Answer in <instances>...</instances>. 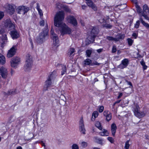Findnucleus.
I'll list each match as a JSON object with an SVG mask.
<instances>
[{
  "label": "nucleus",
  "mask_w": 149,
  "mask_h": 149,
  "mask_svg": "<svg viewBox=\"0 0 149 149\" xmlns=\"http://www.w3.org/2000/svg\"><path fill=\"white\" fill-rule=\"evenodd\" d=\"M123 95V93H119V95L118 97L117 98L119 99Z\"/></svg>",
  "instance_id": "57"
},
{
  "label": "nucleus",
  "mask_w": 149,
  "mask_h": 149,
  "mask_svg": "<svg viewBox=\"0 0 149 149\" xmlns=\"http://www.w3.org/2000/svg\"><path fill=\"white\" fill-rule=\"evenodd\" d=\"M5 31L4 28L0 26V33L1 34L5 32Z\"/></svg>",
  "instance_id": "45"
},
{
  "label": "nucleus",
  "mask_w": 149,
  "mask_h": 149,
  "mask_svg": "<svg viewBox=\"0 0 149 149\" xmlns=\"http://www.w3.org/2000/svg\"><path fill=\"white\" fill-rule=\"evenodd\" d=\"M100 135L102 136H105L104 132H101L100 133Z\"/></svg>",
  "instance_id": "63"
},
{
  "label": "nucleus",
  "mask_w": 149,
  "mask_h": 149,
  "mask_svg": "<svg viewBox=\"0 0 149 149\" xmlns=\"http://www.w3.org/2000/svg\"><path fill=\"white\" fill-rule=\"evenodd\" d=\"M65 10L67 12H70L71 10L67 7H65L64 8Z\"/></svg>",
  "instance_id": "49"
},
{
  "label": "nucleus",
  "mask_w": 149,
  "mask_h": 149,
  "mask_svg": "<svg viewBox=\"0 0 149 149\" xmlns=\"http://www.w3.org/2000/svg\"><path fill=\"white\" fill-rule=\"evenodd\" d=\"M125 36L124 35L119 34L116 36L115 38V41H118L120 39H123L124 38Z\"/></svg>",
  "instance_id": "22"
},
{
  "label": "nucleus",
  "mask_w": 149,
  "mask_h": 149,
  "mask_svg": "<svg viewBox=\"0 0 149 149\" xmlns=\"http://www.w3.org/2000/svg\"><path fill=\"white\" fill-rule=\"evenodd\" d=\"M10 74L11 76H12L15 73V71L14 70H13V69H11V71H10Z\"/></svg>",
  "instance_id": "56"
},
{
  "label": "nucleus",
  "mask_w": 149,
  "mask_h": 149,
  "mask_svg": "<svg viewBox=\"0 0 149 149\" xmlns=\"http://www.w3.org/2000/svg\"><path fill=\"white\" fill-rule=\"evenodd\" d=\"M11 36L13 39H16L19 37V35L15 30L11 31Z\"/></svg>",
  "instance_id": "18"
},
{
  "label": "nucleus",
  "mask_w": 149,
  "mask_h": 149,
  "mask_svg": "<svg viewBox=\"0 0 149 149\" xmlns=\"http://www.w3.org/2000/svg\"><path fill=\"white\" fill-rule=\"evenodd\" d=\"M129 140L127 141L125 143V149H128L130 146V144H129Z\"/></svg>",
  "instance_id": "35"
},
{
  "label": "nucleus",
  "mask_w": 149,
  "mask_h": 149,
  "mask_svg": "<svg viewBox=\"0 0 149 149\" xmlns=\"http://www.w3.org/2000/svg\"><path fill=\"white\" fill-rule=\"evenodd\" d=\"M68 21L73 24L74 26H76L77 24V21L74 17L72 16H69L66 17Z\"/></svg>",
  "instance_id": "16"
},
{
  "label": "nucleus",
  "mask_w": 149,
  "mask_h": 149,
  "mask_svg": "<svg viewBox=\"0 0 149 149\" xmlns=\"http://www.w3.org/2000/svg\"><path fill=\"white\" fill-rule=\"evenodd\" d=\"M20 61V59L19 57L16 56L13 58L11 61V66L16 68Z\"/></svg>",
  "instance_id": "9"
},
{
  "label": "nucleus",
  "mask_w": 149,
  "mask_h": 149,
  "mask_svg": "<svg viewBox=\"0 0 149 149\" xmlns=\"http://www.w3.org/2000/svg\"><path fill=\"white\" fill-rule=\"evenodd\" d=\"M97 52H98V53H100L102 51V49H98L97 50Z\"/></svg>",
  "instance_id": "59"
},
{
  "label": "nucleus",
  "mask_w": 149,
  "mask_h": 149,
  "mask_svg": "<svg viewBox=\"0 0 149 149\" xmlns=\"http://www.w3.org/2000/svg\"><path fill=\"white\" fill-rule=\"evenodd\" d=\"M3 22L4 26L6 28L12 29H14L15 27L14 25L12 23L10 19H8L4 20Z\"/></svg>",
  "instance_id": "7"
},
{
  "label": "nucleus",
  "mask_w": 149,
  "mask_h": 149,
  "mask_svg": "<svg viewBox=\"0 0 149 149\" xmlns=\"http://www.w3.org/2000/svg\"><path fill=\"white\" fill-rule=\"evenodd\" d=\"M143 13H149V9L148 6L146 4H145L143 6Z\"/></svg>",
  "instance_id": "25"
},
{
  "label": "nucleus",
  "mask_w": 149,
  "mask_h": 149,
  "mask_svg": "<svg viewBox=\"0 0 149 149\" xmlns=\"http://www.w3.org/2000/svg\"><path fill=\"white\" fill-rule=\"evenodd\" d=\"M66 67L65 66H63V70L62 72L61 75H63L66 72Z\"/></svg>",
  "instance_id": "40"
},
{
  "label": "nucleus",
  "mask_w": 149,
  "mask_h": 149,
  "mask_svg": "<svg viewBox=\"0 0 149 149\" xmlns=\"http://www.w3.org/2000/svg\"><path fill=\"white\" fill-rule=\"evenodd\" d=\"M95 126L100 130H102V128L100 122H97L95 124Z\"/></svg>",
  "instance_id": "31"
},
{
  "label": "nucleus",
  "mask_w": 149,
  "mask_h": 149,
  "mask_svg": "<svg viewBox=\"0 0 149 149\" xmlns=\"http://www.w3.org/2000/svg\"><path fill=\"white\" fill-rule=\"evenodd\" d=\"M56 7H57L58 8H60L61 7V4L60 3H56Z\"/></svg>",
  "instance_id": "53"
},
{
  "label": "nucleus",
  "mask_w": 149,
  "mask_h": 149,
  "mask_svg": "<svg viewBox=\"0 0 149 149\" xmlns=\"http://www.w3.org/2000/svg\"><path fill=\"white\" fill-rule=\"evenodd\" d=\"M49 30L47 28V25H46V27L40 34L37 38V41L38 43H42L44 40L45 37L47 36Z\"/></svg>",
  "instance_id": "4"
},
{
  "label": "nucleus",
  "mask_w": 149,
  "mask_h": 149,
  "mask_svg": "<svg viewBox=\"0 0 149 149\" xmlns=\"http://www.w3.org/2000/svg\"><path fill=\"white\" fill-rule=\"evenodd\" d=\"M140 63L141 64V65H142L143 66L145 65V63L143 61H141L140 62Z\"/></svg>",
  "instance_id": "62"
},
{
  "label": "nucleus",
  "mask_w": 149,
  "mask_h": 149,
  "mask_svg": "<svg viewBox=\"0 0 149 149\" xmlns=\"http://www.w3.org/2000/svg\"><path fill=\"white\" fill-rule=\"evenodd\" d=\"M127 40L129 45L130 46L131 45H132V43L133 42V40L130 38H128L127 39Z\"/></svg>",
  "instance_id": "37"
},
{
  "label": "nucleus",
  "mask_w": 149,
  "mask_h": 149,
  "mask_svg": "<svg viewBox=\"0 0 149 149\" xmlns=\"http://www.w3.org/2000/svg\"><path fill=\"white\" fill-rule=\"evenodd\" d=\"M17 50L16 46H14L8 51L7 56L8 58L11 57L15 55Z\"/></svg>",
  "instance_id": "14"
},
{
  "label": "nucleus",
  "mask_w": 149,
  "mask_h": 149,
  "mask_svg": "<svg viewBox=\"0 0 149 149\" xmlns=\"http://www.w3.org/2000/svg\"><path fill=\"white\" fill-rule=\"evenodd\" d=\"M140 19L141 22V23L144 26L147 28H149V24H148L146 23L141 18Z\"/></svg>",
  "instance_id": "30"
},
{
  "label": "nucleus",
  "mask_w": 149,
  "mask_h": 149,
  "mask_svg": "<svg viewBox=\"0 0 149 149\" xmlns=\"http://www.w3.org/2000/svg\"><path fill=\"white\" fill-rule=\"evenodd\" d=\"M143 69L145 70L147 69V66L146 65H145L143 66Z\"/></svg>",
  "instance_id": "64"
},
{
  "label": "nucleus",
  "mask_w": 149,
  "mask_h": 149,
  "mask_svg": "<svg viewBox=\"0 0 149 149\" xmlns=\"http://www.w3.org/2000/svg\"><path fill=\"white\" fill-rule=\"evenodd\" d=\"M104 109V107L103 106H101L100 107L99 111L101 113L103 111Z\"/></svg>",
  "instance_id": "47"
},
{
  "label": "nucleus",
  "mask_w": 149,
  "mask_h": 149,
  "mask_svg": "<svg viewBox=\"0 0 149 149\" xmlns=\"http://www.w3.org/2000/svg\"><path fill=\"white\" fill-rule=\"evenodd\" d=\"M4 13L2 12H0V20L3 18L4 16Z\"/></svg>",
  "instance_id": "46"
},
{
  "label": "nucleus",
  "mask_w": 149,
  "mask_h": 149,
  "mask_svg": "<svg viewBox=\"0 0 149 149\" xmlns=\"http://www.w3.org/2000/svg\"><path fill=\"white\" fill-rule=\"evenodd\" d=\"M86 1H87L86 3L88 6L91 7L94 10H97V7L91 0Z\"/></svg>",
  "instance_id": "19"
},
{
  "label": "nucleus",
  "mask_w": 149,
  "mask_h": 149,
  "mask_svg": "<svg viewBox=\"0 0 149 149\" xmlns=\"http://www.w3.org/2000/svg\"><path fill=\"white\" fill-rule=\"evenodd\" d=\"M140 24V21L139 20H138L136 22V23L134 25V27L136 28H138L139 27V26Z\"/></svg>",
  "instance_id": "38"
},
{
  "label": "nucleus",
  "mask_w": 149,
  "mask_h": 149,
  "mask_svg": "<svg viewBox=\"0 0 149 149\" xmlns=\"http://www.w3.org/2000/svg\"><path fill=\"white\" fill-rule=\"evenodd\" d=\"M98 113L97 111H94L92 113V120H94L95 118L97 117L98 115Z\"/></svg>",
  "instance_id": "26"
},
{
  "label": "nucleus",
  "mask_w": 149,
  "mask_h": 149,
  "mask_svg": "<svg viewBox=\"0 0 149 149\" xmlns=\"http://www.w3.org/2000/svg\"><path fill=\"white\" fill-rule=\"evenodd\" d=\"M108 111H104L103 114L106 117V119L107 121H109L111 118V114L108 113Z\"/></svg>",
  "instance_id": "20"
},
{
  "label": "nucleus",
  "mask_w": 149,
  "mask_h": 149,
  "mask_svg": "<svg viewBox=\"0 0 149 149\" xmlns=\"http://www.w3.org/2000/svg\"><path fill=\"white\" fill-rule=\"evenodd\" d=\"M79 125L80 127L81 126H83L84 125V121L83 119V118H81L79 121Z\"/></svg>",
  "instance_id": "41"
},
{
  "label": "nucleus",
  "mask_w": 149,
  "mask_h": 149,
  "mask_svg": "<svg viewBox=\"0 0 149 149\" xmlns=\"http://www.w3.org/2000/svg\"><path fill=\"white\" fill-rule=\"evenodd\" d=\"M99 32V29L96 27L93 28L90 35L88 37L87 40L89 41V43H92L94 40V39Z\"/></svg>",
  "instance_id": "3"
},
{
  "label": "nucleus",
  "mask_w": 149,
  "mask_h": 149,
  "mask_svg": "<svg viewBox=\"0 0 149 149\" xmlns=\"http://www.w3.org/2000/svg\"><path fill=\"white\" fill-rule=\"evenodd\" d=\"M81 132L83 134H85L86 130L84 128V126H81L80 127Z\"/></svg>",
  "instance_id": "32"
},
{
  "label": "nucleus",
  "mask_w": 149,
  "mask_h": 149,
  "mask_svg": "<svg viewBox=\"0 0 149 149\" xmlns=\"http://www.w3.org/2000/svg\"><path fill=\"white\" fill-rule=\"evenodd\" d=\"M100 65V63H97L96 61H95L94 62H93L91 64V65Z\"/></svg>",
  "instance_id": "50"
},
{
  "label": "nucleus",
  "mask_w": 149,
  "mask_h": 149,
  "mask_svg": "<svg viewBox=\"0 0 149 149\" xmlns=\"http://www.w3.org/2000/svg\"><path fill=\"white\" fill-rule=\"evenodd\" d=\"M106 27L108 28H110L112 26L109 24H106L105 26Z\"/></svg>",
  "instance_id": "58"
},
{
  "label": "nucleus",
  "mask_w": 149,
  "mask_h": 149,
  "mask_svg": "<svg viewBox=\"0 0 149 149\" xmlns=\"http://www.w3.org/2000/svg\"><path fill=\"white\" fill-rule=\"evenodd\" d=\"M44 21L43 20L40 21V25L41 26H44Z\"/></svg>",
  "instance_id": "51"
},
{
  "label": "nucleus",
  "mask_w": 149,
  "mask_h": 149,
  "mask_svg": "<svg viewBox=\"0 0 149 149\" xmlns=\"http://www.w3.org/2000/svg\"><path fill=\"white\" fill-rule=\"evenodd\" d=\"M129 61L128 59L125 58L121 62V63L119 65V68L123 69L127 67Z\"/></svg>",
  "instance_id": "17"
},
{
  "label": "nucleus",
  "mask_w": 149,
  "mask_h": 149,
  "mask_svg": "<svg viewBox=\"0 0 149 149\" xmlns=\"http://www.w3.org/2000/svg\"><path fill=\"white\" fill-rule=\"evenodd\" d=\"M137 35V34L136 33H133L132 34V36L134 37L135 38H136Z\"/></svg>",
  "instance_id": "54"
},
{
  "label": "nucleus",
  "mask_w": 149,
  "mask_h": 149,
  "mask_svg": "<svg viewBox=\"0 0 149 149\" xmlns=\"http://www.w3.org/2000/svg\"><path fill=\"white\" fill-rule=\"evenodd\" d=\"M107 39L109 41L113 40L115 41V38L112 36H107Z\"/></svg>",
  "instance_id": "36"
},
{
  "label": "nucleus",
  "mask_w": 149,
  "mask_h": 149,
  "mask_svg": "<svg viewBox=\"0 0 149 149\" xmlns=\"http://www.w3.org/2000/svg\"><path fill=\"white\" fill-rule=\"evenodd\" d=\"M136 8L137 13L140 14L141 16L145 18L146 19L149 20V16L143 12L142 11L141 9L139 6L136 5Z\"/></svg>",
  "instance_id": "15"
},
{
  "label": "nucleus",
  "mask_w": 149,
  "mask_h": 149,
  "mask_svg": "<svg viewBox=\"0 0 149 149\" xmlns=\"http://www.w3.org/2000/svg\"><path fill=\"white\" fill-rule=\"evenodd\" d=\"M107 139L111 143H113L114 141L112 137H108Z\"/></svg>",
  "instance_id": "44"
},
{
  "label": "nucleus",
  "mask_w": 149,
  "mask_h": 149,
  "mask_svg": "<svg viewBox=\"0 0 149 149\" xmlns=\"http://www.w3.org/2000/svg\"><path fill=\"white\" fill-rule=\"evenodd\" d=\"M62 30L61 31V33L62 35H64L65 34H70L71 33V30L68 26L64 24H62Z\"/></svg>",
  "instance_id": "8"
},
{
  "label": "nucleus",
  "mask_w": 149,
  "mask_h": 149,
  "mask_svg": "<svg viewBox=\"0 0 149 149\" xmlns=\"http://www.w3.org/2000/svg\"><path fill=\"white\" fill-rule=\"evenodd\" d=\"M29 10V7H25L24 6L19 7L17 9L18 13L19 14L24 15L27 13Z\"/></svg>",
  "instance_id": "12"
},
{
  "label": "nucleus",
  "mask_w": 149,
  "mask_h": 149,
  "mask_svg": "<svg viewBox=\"0 0 149 149\" xmlns=\"http://www.w3.org/2000/svg\"><path fill=\"white\" fill-rule=\"evenodd\" d=\"M74 52V48H71L70 49L69 53L70 55H71Z\"/></svg>",
  "instance_id": "43"
},
{
  "label": "nucleus",
  "mask_w": 149,
  "mask_h": 149,
  "mask_svg": "<svg viewBox=\"0 0 149 149\" xmlns=\"http://www.w3.org/2000/svg\"><path fill=\"white\" fill-rule=\"evenodd\" d=\"M15 6L13 5L8 4L6 6V11L10 15L13 14L15 11Z\"/></svg>",
  "instance_id": "13"
},
{
  "label": "nucleus",
  "mask_w": 149,
  "mask_h": 149,
  "mask_svg": "<svg viewBox=\"0 0 149 149\" xmlns=\"http://www.w3.org/2000/svg\"><path fill=\"white\" fill-rule=\"evenodd\" d=\"M64 18V13L63 11H60L57 13L54 18L55 26L57 27H61L63 24L62 21Z\"/></svg>",
  "instance_id": "1"
},
{
  "label": "nucleus",
  "mask_w": 149,
  "mask_h": 149,
  "mask_svg": "<svg viewBox=\"0 0 149 149\" xmlns=\"http://www.w3.org/2000/svg\"><path fill=\"white\" fill-rule=\"evenodd\" d=\"M37 9L38 10L39 13L40 15V17L41 18L43 16V14L42 10L40 8V6L38 3H37V6L36 7Z\"/></svg>",
  "instance_id": "24"
},
{
  "label": "nucleus",
  "mask_w": 149,
  "mask_h": 149,
  "mask_svg": "<svg viewBox=\"0 0 149 149\" xmlns=\"http://www.w3.org/2000/svg\"><path fill=\"white\" fill-rule=\"evenodd\" d=\"M88 143H87L85 142H83L81 143V146L83 148H85L87 146Z\"/></svg>",
  "instance_id": "42"
},
{
  "label": "nucleus",
  "mask_w": 149,
  "mask_h": 149,
  "mask_svg": "<svg viewBox=\"0 0 149 149\" xmlns=\"http://www.w3.org/2000/svg\"><path fill=\"white\" fill-rule=\"evenodd\" d=\"M116 129L117 127L116 125L114 123L112 124L111 125V130L112 134L113 136L115 135Z\"/></svg>",
  "instance_id": "21"
},
{
  "label": "nucleus",
  "mask_w": 149,
  "mask_h": 149,
  "mask_svg": "<svg viewBox=\"0 0 149 149\" xmlns=\"http://www.w3.org/2000/svg\"><path fill=\"white\" fill-rule=\"evenodd\" d=\"M56 76L53 73H52L49 77L47 80L45 82V84L44 87V90L47 91L48 87H49L51 84V81L55 78Z\"/></svg>",
  "instance_id": "5"
},
{
  "label": "nucleus",
  "mask_w": 149,
  "mask_h": 149,
  "mask_svg": "<svg viewBox=\"0 0 149 149\" xmlns=\"http://www.w3.org/2000/svg\"><path fill=\"white\" fill-rule=\"evenodd\" d=\"M103 132H104L105 135L108 136V133L107 131L104 130Z\"/></svg>",
  "instance_id": "55"
},
{
  "label": "nucleus",
  "mask_w": 149,
  "mask_h": 149,
  "mask_svg": "<svg viewBox=\"0 0 149 149\" xmlns=\"http://www.w3.org/2000/svg\"><path fill=\"white\" fill-rule=\"evenodd\" d=\"M92 52V51L91 49L86 50V56L88 57H90Z\"/></svg>",
  "instance_id": "27"
},
{
  "label": "nucleus",
  "mask_w": 149,
  "mask_h": 149,
  "mask_svg": "<svg viewBox=\"0 0 149 149\" xmlns=\"http://www.w3.org/2000/svg\"><path fill=\"white\" fill-rule=\"evenodd\" d=\"M125 81H126V82L127 83V84L130 85V86L132 87V83L130 82V81H128L127 79H125Z\"/></svg>",
  "instance_id": "52"
},
{
  "label": "nucleus",
  "mask_w": 149,
  "mask_h": 149,
  "mask_svg": "<svg viewBox=\"0 0 149 149\" xmlns=\"http://www.w3.org/2000/svg\"><path fill=\"white\" fill-rule=\"evenodd\" d=\"M134 113L136 116L139 118L143 117L145 115V114L144 113L140 111L139 107L138 105H136V108L134 111Z\"/></svg>",
  "instance_id": "11"
},
{
  "label": "nucleus",
  "mask_w": 149,
  "mask_h": 149,
  "mask_svg": "<svg viewBox=\"0 0 149 149\" xmlns=\"http://www.w3.org/2000/svg\"><path fill=\"white\" fill-rule=\"evenodd\" d=\"M32 59L31 56L28 54L26 57L25 65L24 66V69L25 71L29 70L31 68L32 64Z\"/></svg>",
  "instance_id": "2"
},
{
  "label": "nucleus",
  "mask_w": 149,
  "mask_h": 149,
  "mask_svg": "<svg viewBox=\"0 0 149 149\" xmlns=\"http://www.w3.org/2000/svg\"><path fill=\"white\" fill-rule=\"evenodd\" d=\"M95 141L96 142L100 144H102V140L97 137H95Z\"/></svg>",
  "instance_id": "33"
},
{
  "label": "nucleus",
  "mask_w": 149,
  "mask_h": 149,
  "mask_svg": "<svg viewBox=\"0 0 149 149\" xmlns=\"http://www.w3.org/2000/svg\"><path fill=\"white\" fill-rule=\"evenodd\" d=\"M61 97V98H62L63 100H64V99H65V97L64 95H63L61 94V97Z\"/></svg>",
  "instance_id": "61"
},
{
  "label": "nucleus",
  "mask_w": 149,
  "mask_h": 149,
  "mask_svg": "<svg viewBox=\"0 0 149 149\" xmlns=\"http://www.w3.org/2000/svg\"><path fill=\"white\" fill-rule=\"evenodd\" d=\"M51 38L53 40L54 45L56 47H58L59 46L58 37L56 34L54 33L53 29L52 28L51 30Z\"/></svg>",
  "instance_id": "6"
},
{
  "label": "nucleus",
  "mask_w": 149,
  "mask_h": 149,
  "mask_svg": "<svg viewBox=\"0 0 149 149\" xmlns=\"http://www.w3.org/2000/svg\"><path fill=\"white\" fill-rule=\"evenodd\" d=\"M84 62L85 65H89L92 63V61L90 59L87 58L84 61Z\"/></svg>",
  "instance_id": "29"
},
{
  "label": "nucleus",
  "mask_w": 149,
  "mask_h": 149,
  "mask_svg": "<svg viewBox=\"0 0 149 149\" xmlns=\"http://www.w3.org/2000/svg\"><path fill=\"white\" fill-rule=\"evenodd\" d=\"M0 73L2 78H6L8 75L7 69L3 66L1 67L0 68Z\"/></svg>",
  "instance_id": "10"
},
{
  "label": "nucleus",
  "mask_w": 149,
  "mask_h": 149,
  "mask_svg": "<svg viewBox=\"0 0 149 149\" xmlns=\"http://www.w3.org/2000/svg\"><path fill=\"white\" fill-rule=\"evenodd\" d=\"M116 51V47L113 46L112 49V52L113 53L115 52Z\"/></svg>",
  "instance_id": "48"
},
{
  "label": "nucleus",
  "mask_w": 149,
  "mask_h": 149,
  "mask_svg": "<svg viewBox=\"0 0 149 149\" xmlns=\"http://www.w3.org/2000/svg\"><path fill=\"white\" fill-rule=\"evenodd\" d=\"M82 8L83 9V10H85L86 9V7H87V6H85V5H82Z\"/></svg>",
  "instance_id": "60"
},
{
  "label": "nucleus",
  "mask_w": 149,
  "mask_h": 149,
  "mask_svg": "<svg viewBox=\"0 0 149 149\" xmlns=\"http://www.w3.org/2000/svg\"><path fill=\"white\" fill-rule=\"evenodd\" d=\"M98 20L99 22L102 23L104 22L105 21V20L104 19V17L101 16L100 17V19H98Z\"/></svg>",
  "instance_id": "34"
},
{
  "label": "nucleus",
  "mask_w": 149,
  "mask_h": 149,
  "mask_svg": "<svg viewBox=\"0 0 149 149\" xmlns=\"http://www.w3.org/2000/svg\"><path fill=\"white\" fill-rule=\"evenodd\" d=\"M2 39L3 41L2 44H3L5 43L6 42H7V38L6 34L3 35L2 37Z\"/></svg>",
  "instance_id": "28"
},
{
  "label": "nucleus",
  "mask_w": 149,
  "mask_h": 149,
  "mask_svg": "<svg viewBox=\"0 0 149 149\" xmlns=\"http://www.w3.org/2000/svg\"><path fill=\"white\" fill-rule=\"evenodd\" d=\"M6 60L5 57L2 54H0V64L3 65L5 63Z\"/></svg>",
  "instance_id": "23"
},
{
  "label": "nucleus",
  "mask_w": 149,
  "mask_h": 149,
  "mask_svg": "<svg viewBox=\"0 0 149 149\" xmlns=\"http://www.w3.org/2000/svg\"><path fill=\"white\" fill-rule=\"evenodd\" d=\"M72 149H79L78 145L75 144H74L72 146Z\"/></svg>",
  "instance_id": "39"
}]
</instances>
